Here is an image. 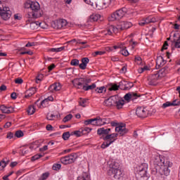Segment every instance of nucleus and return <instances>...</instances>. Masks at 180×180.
<instances>
[{"instance_id": "obj_8", "label": "nucleus", "mask_w": 180, "mask_h": 180, "mask_svg": "<svg viewBox=\"0 0 180 180\" xmlns=\"http://www.w3.org/2000/svg\"><path fill=\"white\" fill-rule=\"evenodd\" d=\"M51 26L53 29H63L67 26L65 19H59L51 22Z\"/></svg>"}, {"instance_id": "obj_31", "label": "nucleus", "mask_w": 180, "mask_h": 180, "mask_svg": "<svg viewBox=\"0 0 180 180\" xmlns=\"http://www.w3.org/2000/svg\"><path fill=\"white\" fill-rule=\"evenodd\" d=\"M119 88H120V86L116 84L110 83L108 85V91H117Z\"/></svg>"}, {"instance_id": "obj_62", "label": "nucleus", "mask_w": 180, "mask_h": 180, "mask_svg": "<svg viewBox=\"0 0 180 180\" xmlns=\"http://www.w3.org/2000/svg\"><path fill=\"white\" fill-rule=\"evenodd\" d=\"M104 124H109L110 123V118H103Z\"/></svg>"}, {"instance_id": "obj_43", "label": "nucleus", "mask_w": 180, "mask_h": 180, "mask_svg": "<svg viewBox=\"0 0 180 180\" xmlns=\"http://www.w3.org/2000/svg\"><path fill=\"white\" fill-rule=\"evenodd\" d=\"M91 131H92V128L84 127V129H82V134H86L91 133Z\"/></svg>"}, {"instance_id": "obj_12", "label": "nucleus", "mask_w": 180, "mask_h": 180, "mask_svg": "<svg viewBox=\"0 0 180 180\" xmlns=\"http://www.w3.org/2000/svg\"><path fill=\"white\" fill-rule=\"evenodd\" d=\"M133 26V24H131V22H127V21H122L119 23L117 25V30H126L127 29H130Z\"/></svg>"}, {"instance_id": "obj_14", "label": "nucleus", "mask_w": 180, "mask_h": 180, "mask_svg": "<svg viewBox=\"0 0 180 180\" xmlns=\"http://www.w3.org/2000/svg\"><path fill=\"white\" fill-rule=\"evenodd\" d=\"M115 131L120 136H124V134L129 133V129H126V127L124 125H118L115 127Z\"/></svg>"}, {"instance_id": "obj_24", "label": "nucleus", "mask_w": 180, "mask_h": 180, "mask_svg": "<svg viewBox=\"0 0 180 180\" xmlns=\"http://www.w3.org/2000/svg\"><path fill=\"white\" fill-rule=\"evenodd\" d=\"M53 101H54V98H53V96H50L48 98L44 99L41 102V106H42V108H46V106H47V105H49V102H53Z\"/></svg>"}, {"instance_id": "obj_21", "label": "nucleus", "mask_w": 180, "mask_h": 180, "mask_svg": "<svg viewBox=\"0 0 180 180\" xmlns=\"http://www.w3.org/2000/svg\"><path fill=\"white\" fill-rule=\"evenodd\" d=\"M124 105V100L123 99H119V97H116L115 98V103L114 104V106H116L117 109H122L123 106Z\"/></svg>"}, {"instance_id": "obj_64", "label": "nucleus", "mask_w": 180, "mask_h": 180, "mask_svg": "<svg viewBox=\"0 0 180 180\" xmlns=\"http://www.w3.org/2000/svg\"><path fill=\"white\" fill-rule=\"evenodd\" d=\"M84 124L88 126L89 124H92V119L86 120L84 121Z\"/></svg>"}, {"instance_id": "obj_32", "label": "nucleus", "mask_w": 180, "mask_h": 180, "mask_svg": "<svg viewBox=\"0 0 180 180\" xmlns=\"http://www.w3.org/2000/svg\"><path fill=\"white\" fill-rule=\"evenodd\" d=\"M101 18V15L99 14H93L90 15V21L91 22H98Z\"/></svg>"}, {"instance_id": "obj_26", "label": "nucleus", "mask_w": 180, "mask_h": 180, "mask_svg": "<svg viewBox=\"0 0 180 180\" xmlns=\"http://www.w3.org/2000/svg\"><path fill=\"white\" fill-rule=\"evenodd\" d=\"M168 72H169V68L168 66H165L158 71V74H160V77H165Z\"/></svg>"}, {"instance_id": "obj_18", "label": "nucleus", "mask_w": 180, "mask_h": 180, "mask_svg": "<svg viewBox=\"0 0 180 180\" xmlns=\"http://www.w3.org/2000/svg\"><path fill=\"white\" fill-rule=\"evenodd\" d=\"M110 130L111 129L110 128L105 129L102 127L97 130V134H98V136H103V137L104 136H109V134L110 133Z\"/></svg>"}, {"instance_id": "obj_10", "label": "nucleus", "mask_w": 180, "mask_h": 180, "mask_svg": "<svg viewBox=\"0 0 180 180\" xmlns=\"http://www.w3.org/2000/svg\"><path fill=\"white\" fill-rule=\"evenodd\" d=\"M120 89L122 91H129V89H131L133 88L134 84L132 82L122 81L119 83Z\"/></svg>"}, {"instance_id": "obj_28", "label": "nucleus", "mask_w": 180, "mask_h": 180, "mask_svg": "<svg viewBox=\"0 0 180 180\" xmlns=\"http://www.w3.org/2000/svg\"><path fill=\"white\" fill-rule=\"evenodd\" d=\"M96 88V84L93 83L91 85L89 84H84L83 86V91H92V89H95Z\"/></svg>"}, {"instance_id": "obj_54", "label": "nucleus", "mask_w": 180, "mask_h": 180, "mask_svg": "<svg viewBox=\"0 0 180 180\" xmlns=\"http://www.w3.org/2000/svg\"><path fill=\"white\" fill-rule=\"evenodd\" d=\"M52 168H53V171H58V169H61V165H60V164H54L53 165Z\"/></svg>"}, {"instance_id": "obj_7", "label": "nucleus", "mask_w": 180, "mask_h": 180, "mask_svg": "<svg viewBox=\"0 0 180 180\" xmlns=\"http://www.w3.org/2000/svg\"><path fill=\"white\" fill-rule=\"evenodd\" d=\"M77 158V153H71L69 155L61 158L60 162L64 165H68V164H72V162H75Z\"/></svg>"}, {"instance_id": "obj_61", "label": "nucleus", "mask_w": 180, "mask_h": 180, "mask_svg": "<svg viewBox=\"0 0 180 180\" xmlns=\"http://www.w3.org/2000/svg\"><path fill=\"white\" fill-rule=\"evenodd\" d=\"M79 67L80 70H86V65H85V63H83V62H82L81 64H79Z\"/></svg>"}, {"instance_id": "obj_58", "label": "nucleus", "mask_w": 180, "mask_h": 180, "mask_svg": "<svg viewBox=\"0 0 180 180\" xmlns=\"http://www.w3.org/2000/svg\"><path fill=\"white\" fill-rule=\"evenodd\" d=\"M103 54H105V51H97L94 53V57H96V56H103Z\"/></svg>"}, {"instance_id": "obj_39", "label": "nucleus", "mask_w": 180, "mask_h": 180, "mask_svg": "<svg viewBox=\"0 0 180 180\" xmlns=\"http://www.w3.org/2000/svg\"><path fill=\"white\" fill-rule=\"evenodd\" d=\"M96 92H97L98 94H103V92H106V88L105 87V86L97 87L96 89Z\"/></svg>"}, {"instance_id": "obj_3", "label": "nucleus", "mask_w": 180, "mask_h": 180, "mask_svg": "<svg viewBox=\"0 0 180 180\" xmlns=\"http://www.w3.org/2000/svg\"><path fill=\"white\" fill-rule=\"evenodd\" d=\"M91 79L77 78L72 80V83L75 88H77V89H84V85L91 84Z\"/></svg>"}, {"instance_id": "obj_11", "label": "nucleus", "mask_w": 180, "mask_h": 180, "mask_svg": "<svg viewBox=\"0 0 180 180\" xmlns=\"http://www.w3.org/2000/svg\"><path fill=\"white\" fill-rule=\"evenodd\" d=\"M136 115L138 117H147L148 110L144 107H138L136 110Z\"/></svg>"}, {"instance_id": "obj_27", "label": "nucleus", "mask_w": 180, "mask_h": 180, "mask_svg": "<svg viewBox=\"0 0 180 180\" xmlns=\"http://www.w3.org/2000/svg\"><path fill=\"white\" fill-rule=\"evenodd\" d=\"M39 27H41V22H39V21H34L30 24V27L32 30H34V29H37Z\"/></svg>"}, {"instance_id": "obj_49", "label": "nucleus", "mask_w": 180, "mask_h": 180, "mask_svg": "<svg viewBox=\"0 0 180 180\" xmlns=\"http://www.w3.org/2000/svg\"><path fill=\"white\" fill-rule=\"evenodd\" d=\"M137 98H140V95L137 94V93H131V101H134Z\"/></svg>"}, {"instance_id": "obj_6", "label": "nucleus", "mask_w": 180, "mask_h": 180, "mask_svg": "<svg viewBox=\"0 0 180 180\" xmlns=\"http://www.w3.org/2000/svg\"><path fill=\"white\" fill-rule=\"evenodd\" d=\"M172 167V162H169V160H165L163 162V165L160 167L159 172L160 175H165V176H168L169 175V167Z\"/></svg>"}, {"instance_id": "obj_20", "label": "nucleus", "mask_w": 180, "mask_h": 180, "mask_svg": "<svg viewBox=\"0 0 180 180\" xmlns=\"http://www.w3.org/2000/svg\"><path fill=\"white\" fill-rule=\"evenodd\" d=\"M61 89V84L60 83H55L49 87L50 92H57Z\"/></svg>"}, {"instance_id": "obj_36", "label": "nucleus", "mask_w": 180, "mask_h": 180, "mask_svg": "<svg viewBox=\"0 0 180 180\" xmlns=\"http://www.w3.org/2000/svg\"><path fill=\"white\" fill-rule=\"evenodd\" d=\"M145 20H146V22L148 23V25L149 23H155V22H157V20L155 19V18H153L151 16L145 18Z\"/></svg>"}, {"instance_id": "obj_25", "label": "nucleus", "mask_w": 180, "mask_h": 180, "mask_svg": "<svg viewBox=\"0 0 180 180\" xmlns=\"http://www.w3.org/2000/svg\"><path fill=\"white\" fill-rule=\"evenodd\" d=\"M36 91H37L36 87L30 88L25 92V98H30V96H32V95H34V94H36Z\"/></svg>"}, {"instance_id": "obj_56", "label": "nucleus", "mask_w": 180, "mask_h": 180, "mask_svg": "<svg viewBox=\"0 0 180 180\" xmlns=\"http://www.w3.org/2000/svg\"><path fill=\"white\" fill-rule=\"evenodd\" d=\"M92 126H98V117L94 119H91Z\"/></svg>"}, {"instance_id": "obj_29", "label": "nucleus", "mask_w": 180, "mask_h": 180, "mask_svg": "<svg viewBox=\"0 0 180 180\" xmlns=\"http://www.w3.org/2000/svg\"><path fill=\"white\" fill-rule=\"evenodd\" d=\"M160 77L161 76L158 72L153 75L150 79L151 85H155V82L156 81H158V79L160 78Z\"/></svg>"}, {"instance_id": "obj_59", "label": "nucleus", "mask_w": 180, "mask_h": 180, "mask_svg": "<svg viewBox=\"0 0 180 180\" xmlns=\"http://www.w3.org/2000/svg\"><path fill=\"white\" fill-rule=\"evenodd\" d=\"M168 106H172L171 104V102L167 101V102L163 103L162 108H163V109H165V108H168Z\"/></svg>"}, {"instance_id": "obj_34", "label": "nucleus", "mask_w": 180, "mask_h": 180, "mask_svg": "<svg viewBox=\"0 0 180 180\" xmlns=\"http://www.w3.org/2000/svg\"><path fill=\"white\" fill-rule=\"evenodd\" d=\"M60 117V114L54 115V114H51L48 115L46 117L47 120H54V119H59Z\"/></svg>"}, {"instance_id": "obj_23", "label": "nucleus", "mask_w": 180, "mask_h": 180, "mask_svg": "<svg viewBox=\"0 0 180 180\" xmlns=\"http://www.w3.org/2000/svg\"><path fill=\"white\" fill-rule=\"evenodd\" d=\"M173 37H174L173 43H174L175 47L176 49H180V34H174Z\"/></svg>"}, {"instance_id": "obj_37", "label": "nucleus", "mask_w": 180, "mask_h": 180, "mask_svg": "<svg viewBox=\"0 0 180 180\" xmlns=\"http://www.w3.org/2000/svg\"><path fill=\"white\" fill-rule=\"evenodd\" d=\"M28 115H34V112H36V109L34 105H30L27 110Z\"/></svg>"}, {"instance_id": "obj_1", "label": "nucleus", "mask_w": 180, "mask_h": 180, "mask_svg": "<svg viewBox=\"0 0 180 180\" xmlns=\"http://www.w3.org/2000/svg\"><path fill=\"white\" fill-rule=\"evenodd\" d=\"M25 8L30 9L28 18H38L39 11H40V4L37 1H27L25 3Z\"/></svg>"}, {"instance_id": "obj_50", "label": "nucleus", "mask_w": 180, "mask_h": 180, "mask_svg": "<svg viewBox=\"0 0 180 180\" xmlns=\"http://www.w3.org/2000/svg\"><path fill=\"white\" fill-rule=\"evenodd\" d=\"M120 54H122V56H124L125 57H127V56H129V51H127V49H123L120 51Z\"/></svg>"}, {"instance_id": "obj_17", "label": "nucleus", "mask_w": 180, "mask_h": 180, "mask_svg": "<svg viewBox=\"0 0 180 180\" xmlns=\"http://www.w3.org/2000/svg\"><path fill=\"white\" fill-rule=\"evenodd\" d=\"M112 175H114L115 179L117 180H123V176H124V173H123V171L122 169H118V170H115L112 172Z\"/></svg>"}, {"instance_id": "obj_55", "label": "nucleus", "mask_w": 180, "mask_h": 180, "mask_svg": "<svg viewBox=\"0 0 180 180\" xmlns=\"http://www.w3.org/2000/svg\"><path fill=\"white\" fill-rule=\"evenodd\" d=\"M139 175H140V176L141 178L144 177V176H147V170H143V171H141V172H138Z\"/></svg>"}, {"instance_id": "obj_19", "label": "nucleus", "mask_w": 180, "mask_h": 180, "mask_svg": "<svg viewBox=\"0 0 180 180\" xmlns=\"http://www.w3.org/2000/svg\"><path fill=\"white\" fill-rule=\"evenodd\" d=\"M166 63L167 60H164L162 56H158L156 59V68H160V67L165 65Z\"/></svg>"}, {"instance_id": "obj_63", "label": "nucleus", "mask_w": 180, "mask_h": 180, "mask_svg": "<svg viewBox=\"0 0 180 180\" xmlns=\"http://www.w3.org/2000/svg\"><path fill=\"white\" fill-rule=\"evenodd\" d=\"M15 84H23V79H20V78H17L15 79Z\"/></svg>"}, {"instance_id": "obj_16", "label": "nucleus", "mask_w": 180, "mask_h": 180, "mask_svg": "<svg viewBox=\"0 0 180 180\" xmlns=\"http://www.w3.org/2000/svg\"><path fill=\"white\" fill-rule=\"evenodd\" d=\"M0 110L2 113H6L9 115V113H13L15 112V108L13 107H6L5 105H0Z\"/></svg>"}, {"instance_id": "obj_53", "label": "nucleus", "mask_w": 180, "mask_h": 180, "mask_svg": "<svg viewBox=\"0 0 180 180\" xmlns=\"http://www.w3.org/2000/svg\"><path fill=\"white\" fill-rule=\"evenodd\" d=\"M139 26H146V25H148L146 20L145 18L141 19L139 22Z\"/></svg>"}, {"instance_id": "obj_13", "label": "nucleus", "mask_w": 180, "mask_h": 180, "mask_svg": "<svg viewBox=\"0 0 180 180\" xmlns=\"http://www.w3.org/2000/svg\"><path fill=\"white\" fill-rule=\"evenodd\" d=\"M117 96H112L110 98L105 99L103 102L105 106H115V103L116 102V98Z\"/></svg>"}, {"instance_id": "obj_40", "label": "nucleus", "mask_w": 180, "mask_h": 180, "mask_svg": "<svg viewBox=\"0 0 180 180\" xmlns=\"http://www.w3.org/2000/svg\"><path fill=\"white\" fill-rule=\"evenodd\" d=\"M49 176H50V173L49 172H46L41 174L39 180H46L47 179V178H49Z\"/></svg>"}, {"instance_id": "obj_57", "label": "nucleus", "mask_w": 180, "mask_h": 180, "mask_svg": "<svg viewBox=\"0 0 180 180\" xmlns=\"http://www.w3.org/2000/svg\"><path fill=\"white\" fill-rule=\"evenodd\" d=\"M82 63H83L85 65H88V64L89 63V58H82Z\"/></svg>"}, {"instance_id": "obj_42", "label": "nucleus", "mask_w": 180, "mask_h": 180, "mask_svg": "<svg viewBox=\"0 0 180 180\" xmlns=\"http://www.w3.org/2000/svg\"><path fill=\"white\" fill-rule=\"evenodd\" d=\"M71 134H70V131H67V132H64L62 135V137L63 139V140H68V139H70V137L71 136Z\"/></svg>"}, {"instance_id": "obj_46", "label": "nucleus", "mask_w": 180, "mask_h": 180, "mask_svg": "<svg viewBox=\"0 0 180 180\" xmlns=\"http://www.w3.org/2000/svg\"><path fill=\"white\" fill-rule=\"evenodd\" d=\"M117 49H119V46H108L105 48L106 51L110 52L113 51V50H117Z\"/></svg>"}, {"instance_id": "obj_9", "label": "nucleus", "mask_w": 180, "mask_h": 180, "mask_svg": "<svg viewBox=\"0 0 180 180\" xmlns=\"http://www.w3.org/2000/svg\"><path fill=\"white\" fill-rule=\"evenodd\" d=\"M108 165L110 169L108 171V174L110 176L113 175V172L117 171L118 169H120V165L119 164V162L113 161L111 162H108Z\"/></svg>"}, {"instance_id": "obj_45", "label": "nucleus", "mask_w": 180, "mask_h": 180, "mask_svg": "<svg viewBox=\"0 0 180 180\" xmlns=\"http://www.w3.org/2000/svg\"><path fill=\"white\" fill-rule=\"evenodd\" d=\"M124 101H127V102H130V101H131V94L127 93V94H125L124 96Z\"/></svg>"}, {"instance_id": "obj_41", "label": "nucleus", "mask_w": 180, "mask_h": 180, "mask_svg": "<svg viewBox=\"0 0 180 180\" xmlns=\"http://www.w3.org/2000/svg\"><path fill=\"white\" fill-rule=\"evenodd\" d=\"M70 65H73L74 67H78V65H79V60L72 59L70 61Z\"/></svg>"}, {"instance_id": "obj_30", "label": "nucleus", "mask_w": 180, "mask_h": 180, "mask_svg": "<svg viewBox=\"0 0 180 180\" xmlns=\"http://www.w3.org/2000/svg\"><path fill=\"white\" fill-rule=\"evenodd\" d=\"M10 160L9 159L6 158L3 159L1 162H0V171H2V169H4V168H5V167H6V165H8V164H9Z\"/></svg>"}, {"instance_id": "obj_5", "label": "nucleus", "mask_w": 180, "mask_h": 180, "mask_svg": "<svg viewBox=\"0 0 180 180\" xmlns=\"http://www.w3.org/2000/svg\"><path fill=\"white\" fill-rule=\"evenodd\" d=\"M103 139V140L107 141L101 144V148L103 149L108 148L110 144H112V143H115V140H117L115 136V133L108 134V135L104 136Z\"/></svg>"}, {"instance_id": "obj_4", "label": "nucleus", "mask_w": 180, "mask_h": 180, "mask_svg": "<svg viewBox=\"0 0 180 180\" xmlns=\"http://www.w3.org/2000/svg\"><path fill=\"white\" fill-rule=\"evenodd\" d=\"M0 16L3 20H8L12 16V11H11L9 7L4 6L1 4L0 1Z\"/></svg>"}, {"instance_id": "obj_22", "label": "nucleus", "mask_w": 180, "mask_h": 180, "mask_svg": "<svg viewBox=\"0 0 180 180\" xmlns=\"http://www.w3.org/2000/svg\"><path fill=\"white\" fill-rule=\"evenodd\" d=\"M84 2H85V4H87V5H91V6H93L94 9H98V11H101V9H102V6L98 4L97 2H95V4H94V1L91 0H84Z\"/></svg>"}, {"instance_id": "obj_48", "label": "nucleus", "mask_w": 180, "mask_h": 180, "mask_svg": "<svg viewBox=\"0 0 180 180\" xmlns=\"http://www.w3.org/2000/svg\"><path fill=\"white\" fill-rule=\"evenodd\" d=\"M97 123L98 126L105 125V123L103 122V118H101V117H97Z\"/></svg>"}, {"instance_id": "obj_35", "label": "nucleus", "mask_w": 180, "mask_h": 180, "mask_svg": "<svg viewBox=\"0 0 180 180\" xmlns=\"http://www.w3.org/2000/svg\"><path fill=\"white\" fill-rule=\"evenodd\" d=\"M148 165L146 163L141 164L138 168V172L141 171H147Z\"/></svg>"}, {"instance_id": "obj_15", "label": "nucleus", "mask_w": 180, "mask_h": 180, "mask_svg": "<svg viewBox=\"0 0 180 180\" xmlns=\"http://www.w3.org/2000/svg\"><path fill=\"white\" fill-rule=\"evenodd\" d=\"M117 27H115L114 25H110L104 30L103 33L105 34V36H111L112 33H117Z\"/></svg>"}, {"instance_id": "obj_44", "label": "nucleus", "mask_w": 180, "mask_h": 180, "mask_svg": "<svg viewBox=\"0 0 180 180\" xmlns=\"http://www.w3.org/2000/svg\"><path fill=\"white\" fill-rule=\"evenodd\" d=\"M72 119V115L71 114H69L68 115H66L63 120V122L64 123H67V122H70V120H71Z\"/></svg>"}, {"instance_id": "obj_51", "label": "nucleus", "mask_w": 180, "mask_h": 180, "mask_svg": "<svg viewBox=\"0 0 180 180\" xmlns=\"http://www.w3.org/2000/svg\"><path fill=\"white\" fill-rule=\"evenodd\" d=\"M73 134L77 137H81V134H82V131H75L71 134L72 136H73Z\"/></svg>"}, {"instance_id": "obj_38", "label": "nucleus", "mask_w": 180, "mask_h": 180, "mask_svg": "<svg viewBox=\"0 0 180 180\" xmlns=\"http://www.w3.org/2000/svg\"><path fill=\"white\" fill-rule=\"evenodd\" d=\"M86 103H88V99L80 98V100L79 101V105L80 106H82L83 108H85V106H86Z\"/></svg>"}, {"instance_id": "obj_52", "label": "nucleus", "mask_w": 180, "mask_h": 180, "mask_svg": "<svg viewBox=\"0 0 180 180\" xmlns=\"http://www.w3.org/2000/svg\"><path fill=\"white\" fill-rule=\"evenodd\" d=\"M41 157H43V155L37 154L32 157V161H36V160H39V158H41Z\"/></svg>"}, {"instance_id": "obj_47", "label": "nucleus", "mask_w": 180, "mask_h": 180, "mask_svg": "<svg viewBox=\"0 0 180 180\" xmlns=\"http://www.w3.org/2000/svg\"><path fill=\"white\" fill-rule=\"evenodd\" d=\"M15 137H18V139H20V137H23L24 136L23 131H22L21 130L15 131Z\"/></svg>"}, {"instance_id": "obj_2", "label": "nucleus", "mask_w": 180, "mask_h": 180, "mask_svg": "<svg viewBox=\"0 0 180 180\" xmlns=\"http://www.w3.org/2000/svg\"><path fill=\"white\" fill-rule=\"evenodd\" d=\"M126 13H127V8H122L112 13L109 17V20L111 22H115V20H120V19H122V18H123Z\"/></svg>"}, {"instance_id": "obj_60", "label": "nucleus", "mask_w": 180, "mask_h": 180, "mask_svg": "<svg viewBox=\"0 0 180 180\" xmlns=\"http://www.w3.org/2000/svg\"><path fill=\"white\" fill-rule=\"evenodd\" d=\"M172 106H178L180 105V101L179 100H174L172 103H171Z\"/></svg>"}, {"instance_id": "obj_33", "label": "nucleus", "mask_w": 180, "mask_h": 180, "mask_svg": "<svg viewBox=\"0 0 180 180\" xmlns=\"http://www.w3.org/2000/svg\"><path fill=\"white\" fill-rule=\"evenodd\" d=\"M65 49V46H61L59 48H51L49 50V51H51L52 53H60V51H63Z\"/></svg>"}]
</instances>
